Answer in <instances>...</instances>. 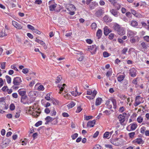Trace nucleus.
<instances>
[{"label":"nucleus","instance_id":"f257e3e1","mask_svg":"<svg viewBox=\"0 0 149 149\" xmlns=\"http://www.w3.org/2000/svg\"><path fill=\"white\" fill-rule=\"evenodd\" d=\"M111 143L116 146H120L123 144V140L120 138L113 139L111 141Z\"/></svg>","mask_w":149,"mask_h":149},{"label":"nucleus","instance_id":"f03ea898","mask_svg":"<svg viewBox=\"0 0 149 149\" xmlns=\"http://www.w3.org/2000/svg\"><path fill=\"white\" fill-rule=\"evenodd\" d=\"M8 108V106L6 105V103L3 99H0V110L2 111L3 109H6Z\"/></svg>","mask_w":149,"mask_h":149},{"label":"nucleus","instance_id":"7ed1b4c3","mask_svg":"<svg viewBox=\"0 0 149 149\" xmlns=\"http://www.w3.org/2000/svg\"><path fill=\"white\" fill-rule=\"evenodd\" d=\"M97 47L95 45H93L91 46H89L88 47L86 50L89 51H92L91 52L92 54H95L97 50Z\"/></svg>","mask_w":149,"mask_h":149},{"label":"nucleus","instance_id":"20e7f679","mask_svg":"<svg viewBox=\"0 0 149 149\" xmlns=\"http://www.w3.org/2000/svg\"><path fill=\"white\" fill-rule=\"evenodd\" d=\"M127 34L128 37L130 38L134 37L136 34L137 32L135 31L128 29L127 31Z\"/></svg>","mask_w":149,"mask_h":149},{"label":"nucleus","instance_id":"39448f33","mask_svg":"<svg viewBox=\"0 0 149 149\" xmlns=\"http://www.w3.org/2000/svg\"><path fill=\"white\" fill-rule=\"evenodd\" d=\"M137 127L136 124L133 123L130 124L127 128V129L129 131H133L135 130Z\"/></svg>","mask_w":149,"mask_h":149},{"label":"nucleus","instance_id":"423d86ee","mask_svg":"<svg viewBox=\"0 0 149 149\" xmlns=\"http://www.w3.org/2000/svg\"><path fill=\"white\" fill-rule=\"evenodd\" d=\"M142 98L140 96H137L136 98L135 103L134 104V106L136 107L139 105L142 102Z\"/></svg>","mask_w":149,"mask_h":149},{"label":"nucleus","instance_id":"0eeeda50","mask_svg":"<svg viewBox=\"0 0 149 149\" xmlns=\"http://www.w3.org/2000/svg\"><path fill=\"white\" fill-rule=\"evenodd\" d=\"M22 81L20 77H17L14 78L13 81V83L15 85H19Z\"/></svg>","mask_w":149,"mask_h":149},{"label":"nucleus","instance_id":"6e6552de","mask_svg":"<svg viewBox=\"0 0 149 149\" xmlns=\"http://www.w3.org/2000/svg\"><path fill=\"white\" fill-rule=\"evenodd\" d=\"M104 13V10L102 9H100L97 10L95 14V16L99 17Z\"/></svg>","mask_w":149,"mask_h":149},{"label":"nucleus","instance_id":"1a4fd4ad","mask_svg":"<svg viewBox=\"0 0 149 149\" xmlns=\"http://www.w3.org/2000/svg\"><path fill=\"white\" fill-rule=\"evenodd\" d=\"M10 141L9 139H6L3 142L1 146V148H4L8 146Z\"/></svg>","mask_w":149,"mask_h":149},{"label":"nucleus","instance_id":"9d476101","mask_svg":"<svg viewBox=\"0 0 149 149\" xmlns=\"http://www.w3.org/2000/svg\"><path fill=\"white\" fill-rule=\"evenodd\" d=\"M125 116L122 114H120L118 116V118L121 124L122 125H124V122L125 120Z\"/></svg>","mask_w":149,"mask_h":149},{"label":"nucleus","instance_id":"9b49d317","mask_svg":"<svg viewBox=\"0 0 149 149\" xmlns=\"http://www.w3.org/2000/svg\"><path fill=\"white\" fill-rule=\"evenodd\" d=\"M136 70L134 68H132L130 70L129 74L132 77H134L136 76Z\"/></svg>","mask_w":149,"mask_h":149},{"label":"nucleus","instance_id":"f8f14e48","mask_svg":"<svg viewBox=\"0 0 149 149\" xmlns=\"http://www.w3.org/2000/svg\"><path fill=\"white\" fill-rule=\"evenodd\" d=\"M98 6V3L96 1H92L90 3L89 5V7L91 10H93L94 8Z\"/></svg>","mask_w":149,"mask_h":149},{"label":"nucleus","instance_id":"ddd939ff","mask_svg":"<svg viewBox=\"0 0 149 149\" xmlns=\"http://www.w3.org/2000/svg\"><path fill=\"white\" fill-rule=\"evenodd\" d=\"M134 143H137L139 144H143L144 143V141L141 138H137L133 141Z\"/></svg>","mask_w":149,"mask_h":149},{"label":"nucleus","instance_id":"4468645a","mask_svg":"<svg viewBox=\"0 0 149 149\" xmlns=\"http://www.w3.org/2000/svg\"><path fill=\"white\" fill-rule=\"evenodd\" d=\"M12 23L13 25L16 28L20 29L22 28V27L20 24L15 21H12Z\"/></svg>","mask_w":149,"mask_h":149},{"label":"nucleus","instance_id":"2eb2a0df","mask_svg":"<svg viewBox=\"0 0 149 149\" xmlns=\"http://www.w3.org/2000/svg\"><path fill=\"white\" fill-rule=\"evenodd\" d=\"M104 35L107 36L111 32V31L107 26H105L104 28Z\"/></svg>","mask_w":149,"mask_h":149},{"label":"nucleus","instance_id":"dca6fc26","mask_svg":"<svg viewBox=\"0 0 149 149\" xmlns=\"http://www.w3.org/2000/svg\"><path fill=\"white\" fill-rule=\"evenodd\" d=\"M95 120H93L88 121L87 123V126L88 127H93L94 126L95 124Z\"/></svg>","mask_w":149,"mask_h":149},{"label":"nucleus","instance_id":"f3484780","mask_svg":"<svg viewBox=\"0 0 149 149\" xmlns=\"http://www.w3.org/2000/svg\"><path fill=\"white\" fill-rule=\"evenodd\" d=\"M118 34L120 36L123 35L125 34V31H124L123 28L122 27L119 29L117 31Z\"/></svg>","mask_w":149,"mask_h":149},{"label":"nucleus","instance_id":"a211bd4d","mask_svg":"<svg viewBox=\"0 0 149 149\" xmlns=\"http://www.w3.org/2000/svg\"><path fill=\"white\" fill-rule=\"evenodd\" d=\"M130 24L133 27H136L138 25V22L135 20H132L129 22Z\"/></svg>","mask_w":149,"mask_h":149},{"label":"nucleus","instance_id":"6ab92c4d","mask_svg":"<svg viewBox=\"0 0 149 149\" xmlns=\"http://www.w3.org/2000/svg\"><path fill=\"white\" fill-rule=\"evenodd\" d=\"M104 20L106 22H110L112 21V19L110 17L106 15L104 17Z\"/></svg>","mask_w":149,"mask_h":149},{"label":"nucleus","instance_id":"aec40b11","mask_svg":"<svg viewBox=\"0 0 149 149\" xmlns=\"http://www.w3.org/2000/svg\"><path fill=\"white\" fill-rule=\"evenodd\" d=\"M96 94H87V95L86 97L89 100L93 99L96 96Z\"/></svg>","mask_w":149,"mask_h":149},{"label":"nucleus","instance_id":"412c9836","mask_svg":"<svg viewBox=\"0 0 149 149\" xmlns=\"http://www.w3.org/2000/svg\"><path fill=\"white\" fill-rule=\"evenodd\" d=\"M53 120V119L50 116H47L45 118V120L46 122L45 123V124H48L49 122H52Z\"/></svg>","mask_w":149,"mask_h":149},{"label":"nucleus","instance_id":"4be33fe9","mask_svg":"<svg viewBox=\"0 0 149 149\" xmlns=\"http://www.w3.org/2000/svg\"><path fill=\"white\" fill-rule=\"evenodd\" d=\"M111 14L116 17L118 16V11L115 9H113L110 10Z\"/></svg>","mask_w":149,"mask_h":149},{"label":"nucleus","instance_id":"5701e85b","mask_svg":"<svg viewBox=\"0 0 149 149\" xmlns=\"http://www.w3.org/2000/svg\"><path fill=\"white\" fill-rule=\"evenodd\" d=\"M102 35V32L101 30L100 29H99L97 31L96 33V36L98 38V39H99L100 38Z\"/></svg>","mask_w":149,"mask_h":149},{"label":"nucleus","instance_id":"b1692460","mask_svg":"<svg viewBox=\"0 0 149 149\" xmlns=\"http://www.w3.org/2000/svg\"><path fill=\"white\" fill-rule=\"evenodd\" d=\"M57 4H54L50 5L49 6V8L50 11H53L55 10V8H56Z\"/></svg>","mask_w":149,"mask_h":149},{"label":"nucleus","instance_id":"393cba45","mask_svg":"<svg viewBox=\"0 0 149 149\" xmlns=\"http://www.w3.org/2000/svg\"><path fill=\"white\" fill-rule=\"evenodd\" d=\"M125 75H120L117 77V80L119 82L122 81L125 78Z\"/></svg>","mask_w":149,"mask_h":149},{"label":"nucleus","instance_id":"a878e982","mask_svg":"<svg viewBox=\"0 0 149 149\" xmlns=\"http://www.w3.org/2000/svg\"><path fill=\"white\" fill-rule=\"evenodd\" d=\"M111 101L113 105V108L116 109L117 107L116 106V100L113 98H111Z\"/></svg>","mask_w":149,"mask_h":149},{"label":"nucleus","instance_id":"bb28decb","mask_svg":"<svg viewBox=\"0 0 149 149\" xmlns=\"http://www.w3.org/2000/svg\"><path fill=\"white\" fill-rule=\"evenodd\" d=\"M7 34L6 33L5 29H3L1 32H0V37H3L6 36Z\"/></svg>","mask_w":149,"mask_h":149},{"label":"nucleus","instance_id":"cd10ccee","mask_svg":"<svg viewBox=\"0 0 149 149\" xmlns=\"http://www.w3.org/2000/svg\"><path fill=\"white\" fill-rule=\"evenodd\" d=\"M106 105L108 109H111L112 108V105L110 101L107 100L106 103Z\"/></svg>","mask_w":149,"mask_h":149},{"label":"nucleus","instance_id":"c85d7f7f","mask_svg":"<svg viewBox=\"0 0 149 149\" xmlns=\"http://www.w3.org/2000/svg\"><path fill=\"white\" fill-rule=\"evenodd\" d=\"M102 101V99L100 98H97L95 102V105L96 106H98L100 105Z\"/></svg>","mask_w":149,"mask_h":149},{"label":"nucleus","instance_id":"c756f323","mask_svg":"<svg viewBox=\"0 0 149 149\" xmlns=\"http://www.w3.org/2000/svg\"><path fill=\"white\" fill-rule=\"evenodd\" d=\"M66 86V85L64 84H63L62 85H61L59 87L60 91L58 92V93H61V92L64 89L65 86Z\"/></svg>","mask_w":149,"mask_h":149},{"label":"nucleus","instance_id":"7c9ffc66","mask_svg":"<svg viewBox=\"0 0 149 149\" xmlns=\"http://www.w3.org/2000/svg\"><path fill=\"white\" fill-rule=\"evenodd\" d=\"M75 105V104L72 101L68 104L67 106L69 109H70L73 107Z\"/></svg>","mask_w":149,"mask_h":149},{"label":"nucleus","instance_id":"2f4dec72","mask_svg":"<svg viewBox=\"0 0 149 149\" xmlns=\"http://www.w3.org/2000/svg\"><path fill=\"white\" fill-rule=\"evenodd\" d=\"M51 101H52L53 104L54 105H56L58 104L59 103L58 100L53 98L52 99Z\"/></svg>","mask_w":149,"mask_h":149},{"label":"nucleus","instance_id":"473e14b6","mask_svg":"<svg viewBox=\"0 0 149 149\" xmlns=\"http://www.w3.org/2000/svg\"><path fill=\"white\" fill-rule=\"evenodd\" d=\"M141 46L142 47L143 49H146L147 48V45L144 42H143L141 43Z\"/></svg>","mask_w":149,"mask_h":149},{"label":"nucleus","instance_id":"72a5a7b5","mask_svg":"<svg viewBox=\"0 0 149 149\" xmlns=\"http://www.w3.org/2000/svg\"><path fill=\"white\" fill-rule=\"evenodd\" d=\"M40 114V113L39 112L35 111V112H33L32 114V116L34 117H37Z\"/></svg>","mask_w":149,"mask_h":149},{"label":"nucleus","instance_id":"f704fd0d","mask_svg":"<svg viewBox=\"0 0 149 149\" xmlns=\"http://www.w3.org/2000/svg\"><path fill=\"white\" fill-rule=\"evenodd\" d=\"M109 132H105L103 135V138H107L108 139L109 138Z\"/></svg>","mask_w":149,"mask_h":149},{"label":"nucleus","instance_id":"c9c22d12","mask_svg":"<svg viewBox=\"0 0 149 149\" xmlns=\"http://www.w3.org/2000/svg\"><path fill=\"white\" fill-rule=\"evenodd\" d=\"M120 26L117 24H115L114 26V29L115 31H117L120 28Z\"/></svg>","mask_w":149,"mask_h":149},{"label":"nucleus","instance_id":"e433bc0d","mask_svg":"<svg viewBox=\"0 0 149 149\" xmlns=\"http://www.w3.org/2000/svg\"><path fill=\"white\" fill-rule=\"evenodd\" d=\"M50 94H47L46 96L45 97V98L47 100L51 101L52 99V97H50Z\"/></svg>","mask_w":149,"mask_h":149},{"label":"nucleus","instance_id":"4c0bfd02","mask_svg":"<svg viewBox=\"0 0 149 149\" xmlns=\"http://www.w3.org/2000/svg\"><path fill=\"white\" fill-rule=\"evenodd\" d=\"M6 79L7 81L8 84H10L11 82V78L8 75L6 76Z\"/></svg>","mask_w":149,"mask_h":149},{"label":"nucleus","instance_id":"58836bf2","mask_svg":"<svg viewBox=\"0 0 149 149\" xmlns=\"http://www.w3.org/2000/svg\"><path fill=\"white\" fill-rule=\"evenodd\" d=\"M137 120L139 123H141L143 121V118L141 116H139L137 118Z\"/></svg>","mask_w":149,"mask_h":149},{"label":"nucleus","instance_id":"ea45409f","mask_svg":"<svg viewBox=\"0 0 149 149\" xmlns=\"http://www.w3.org/2000/svg\"><path fill=\"white\" fill-rule=\"evenodd\" d=\"M35 41H36L37 42L40 43L41 45H43L44 44H45V43L44 42H43L42 40L38 39L37 38H36Z\"/></svg>","mask_w":149,"mask_h":149},{"label":"nucleus","instance_id":"a19ab883","mask_svg":"<svg viewBox=\"0 0 149 149\" xmlns=\"http://www.w3.org/2000/svg\"><path fill=\"white\" fill-rule=\"evenodd\" d=\"M62 77L60 75L58 76L57 77V79H56V81H55V83L56 84L59 83L60 81L61 80Z\"/></svg>","mask_w":149,"mask_h":149},{"label":"nucleus","instance_id":"79ce46f5","mask_svg":"<svg viewBox=\"0 0 149 149\" xmlns=\"http://www.w3.org/2000/svg\"><path fill=\"white\" fill-rule=\"evenodd\" d=\"M112 72L111 70H109L106 73V75L107 77H109V76H111L112 74Z\"/></svg>","mask_w":149,"mask_h":149},{"label":"nucleus","instance_id":"37998d69","mask_svg":"<svg viewBox=\"0 0 149 149\" xmlns=\"http://www.w3.org/2000/svg\"><path fill=\"white\" fill-rule=\"evenodd\" d=\"M44 88H45L43 85H40L38 88V90L39 91H43L44 90Z\"/></svg>","mask_w":149,"mask_h":149},{"label":"nucleus","instance_id":"c03bdc74","mask_svg":"<svg viewBox=\"0 0 149 149\" xmlns=\"http://www.w3.org/2000/svg\"><path fill=\"white\" fill-rule=\"evenodd\" d=\"M78 136V134L75 133L71 136V137L73 140H74L76 139Z\"/></svg>","mask_w":149,"mask_h":149},{"label":"nucleus","instance_id":"a18cd8bd","mask_svg":"<svg viewBox=\"0 0 149 149\" xmlns=\"http://www.w3.org/2000/svg\"><path fill=\"white\" fill-rule=\"evenodd\" d=\"M32 31L34 33L37 34H40L41 33V32L40 31L35 28Z\"/></svg>","mask_w":149,"mask_h":149},{"label":"nucleus","instance_id":"49530a36","mask_svg":"<svg viewBox=\"0 0 149 149\" xmlns=\"http://www.w3.org/2000/svg\"><path fill=\"white\" fill-rule=\"evenodd\" d=\"M93 117L92 116H86V115H85L84 116V119L86 120H88L90 119H92V118Z\"/></svg>","mask_w":149,"mask_h":149},{"label":"nucleus","instance_id":"de8ad7c7","mask_svg":"<svg viewBox=\"0 0 149 149\" xmlns=\"http://www.w3.org/2000/svg\"><path fill=\"white\" fill-rule=\"evenodd\" d=\"M135 134V132H132L128 134L129 137L131 138H133Z\"/></svg>","mask_w":149,"mask_h":149},{"label":"nucleus","instance_id":"09e8293b","mask_svg":"<svg viewBox=\"0 0 149 149\" xmlns=\"http://www.w3.org/2000/svg\"><path fill=\"white\" fill-rule=\"evenodd\" d=\"M26 94H19L20 95L22 96L21 99H25L27 98V96L26 95Z\"/></svg>","mask_w":149,"mask_h":149},{"label":"nucleus","instance_id":"8fccbe9b","mask_svg":"<svg viewBox=\"0 0 149 149\" xmlns=\"http://www.w3.org/2000/svg\"><path fill=\"white\" fill-rule=\"evenodd\" d=\"M125 108L124 107H120L119 109V111L120 112L122 113L125 110Z\"/></svg>","mask_w":149,"mask_h":149},{"label":"nucleus","instance_id":"3c124183","mask_svg":"<svg viewBox=\"0 0 149 149\" xmlns=\"http://www.w3.org/2000/svg\"><path fill=\"white\" fill-rule=\"evenodd\" d=\"M108 1L112 4H113L114 6H115L116 3V0H108Z\"/></svg>","mask_w":149,"mask_h":149},{"label":"nucleus","instance_id":"603ef678","mask_svg":"<svg viewBox=\"0 0 149 149\" xmlns=\"http://www.w3.org/2000/svg\"><path fill=\"white\" fill-rule=\"evenodd\" d=\"M103 56L104 57H107L109 56V54L107 52H104L103 53Z\"/></svg>","mask_w":149,"mask_h":149},{"label":"nucleus","instance_id":"864d4df0","mask_svg":"<svg viewBox=\"0 0 149 149\" xmlns=\"http://www.w3.org/2000/svg\"><path fill=\"white\" fill-rule=\"evenodd\" d=\"M2 90L4 92H7V91L8 90V88L7 86H4L2 88Z\"/></svg>","mask_w":149,"mask_h":149},{"label":"nucleus","instance_id":"5fc2aeb1","mask_svg":"<svg viewBox=\"0 0 149 149\" xmlns=\"http://www.w3.org/2000/svg\"><path fill=\"white\" fill-rule=\"evenodd\" d=\"M22 72L25 74H26L29 72V70L27 68H24L22 70Z\"/></svg>","mask_w":149,"mask_h":149},{"label":"nucleus","instance_id":"6e6d98bb","mask_svg":"<svg viewBox=\"0 0 149 149\" xmlns=\"http://www.w3.org/2000/svg\"><path fill=\"white\" fill-rule=\"evenodd\" d=\"M131 13L135 16L136 17H137L138 14L136 13V12L135 10H131Z\"/></svg>","mask_w":149,"mask_h":149},{"label":"nucleus","instance_id":"4d7b16f0","mask_svg":"<svg viewBox=\"0 0 149 149\" xmlns=\"http://www.w3.org/2000/svg\"><path fill=\"white\" fill-rule=\"evenodd\" d=\"M91 27L92 29H95L97 27L96 24L95 23H93L91 24Z\"/></svg>","mask_w":149,"mask_h":149},{"label":"nucleus","instance_id":"13d9d810","mask_svg":"<svg viewBox=\"0 0 149 149\" xmlns=\"http://www.w3.org/2000/svg\"><path fill=\"white\" fill-rule=\"evenodd\" d=\"M6 62H3L2 63L1 65V68L3 69H4L5 68Z\"/></svg>","mask_w":149,"mask_h":149},{"label":"nucleus","instance_id":"bf43d9fd","mask_svg":"<svg viewBox=\"0 0 149 149\" xmlns=\"http://www.w3.org/2000/svg\"><path fill=\"white\" fill-rule=\"evenodd\" d=\"M10 109L11 110H13L15 109V106L13 104H11L10 106Z\"/></svg>","mask_w":149,"mask_h":149},{"label":"nucleus","instance_id":"052dcab7","mask_svg":"<svg viewBox=\"0 0 149 149\" xmlns=\"http://www.w3.org/2000/svg\"><path fill=\"white\" fill-rule=\"evenodd\" d=\"M64 97L67 99H70L71 98L70 95L68 94H66L65 95H64Z\"/></svg>","mask_w":149,"mask_h":149},{"label":"nucleus","instance_id":"680f3d73","mask_svg":"<svg viewBox=\"0 0 149 149\" xmlns=\"http://www.w3.org/2000/svg\"><path fill=\"white\" fill-rule=\"evenodd\" d=\"M130 41L131 43L133 44L135 43L136 42V40L134 38V37H133L130 38Z\"/></svg>","mask_w":149,"mask_h":149},{"label":"nucleus","instance_id":"e2e57ef3","mask_svg":"<svg viewBox=\"0 0 149 149\" xmlns=\"http://www.w3.org/2000/svg\"><path fill=\"white\" fill-rule=\"evenodd\" d=\"M27 27L29 29H30L32 31H33L34 28L33 26L30 24H28L27 25Z\"/></svg>","mask_w":149,"mask_h":149},{"label":"nucleus","instance_id":"0e129e2a","mask_svg":"<svg viewBox=\"0 0 149 149\" xmlns=\"http://www.w3.org/2000/svg\"><path fill=\"white\" fill-rule=\"evenodd\" d=\"M116 5H115L114 6H115L117 10H118L120 8V5L119 4H116Z\"/></svg>","mask_w":149,"mask_h":149},{"label":"nucleus","instance_id":"69168bd1","mask_svg":"<svg viewBox=\"0 0 149 149\" xmlns=\"http://www.w3.org/2000/svg\"><path fill=\"white\" fill-rule=\"evenodd\" d=\"M82 109L80 107H77V109L76 111V112L77 113L80 112L82 110Z\"/></svg>","mask_w":149,"mask_h":149},{"label":"nucleus","instance_id":"338daca9","mask_svg":"<svg viewBox=\"0 0 149 149\" xmlns=\"http://www.w3.org/2000/svg\"><path fill=\"white\" fill-rule=\"evenodd\" d=\"M144 40H146L147 42H149V36H146L143 37Z\"/></svg>","mask_w":149,"mask_h":149},{"label":"nucleus","instance_id":"774afa93","mask_svg":"<svg viewBox=\"0 0 149 149\" xmlns=\"http://www.w3.org/2000/svg\"><path fill=\"white\" fill-rule=\"evenodd\" d=\"M127 51V49L125 48H124L122 51V53L123 54H125L126 53Z\"/></svg>","mask_w":149,"mask_h":149}]
</instances>
